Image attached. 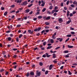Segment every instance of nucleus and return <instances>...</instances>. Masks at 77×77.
I'll use <instances>...</instances> for the list:
<instances>
[{
    "label": "nucleus",
    "mask_w": 77,
    "mask_h": 77,
    "mask_svg": "<svg viewBox=\"0 0 77 77\" xmlns=\"http://www.w3.org/2000/svg\"><path fill=\"white\" fill-rule=\"evenodd\" d=\"M51 42L52 44H53V42H54V41L53 40V39H51Z\"/></svg>",
    "instance_id": "obj_29"
},
{
    "label": "nucleus",
    "mask_w": 77,
    "mask_h": 77,
    "mask_svg": "<svg viewBox=\"0 0 77 77\" xmlns=\"http://www.w3.org/2000/svg\"><path fill=\"white\" fill-rule=\"evenodd\" d=\"M42 71H43L44 72H45V68H43L42 69Z\"/></svg>",
    "instance_id": "obj_37"
},
{
    "label": "nucleus",
    "mask_w": 77,
    "mask_h": 77,
    "mask_svg": "<svg viewBox=\"0 0 77 77\" xmlns=\"http://www.w3.org/2000/svg\"><path fill=\"white\" fill-rule=\"evenodd\" d=\"M11 8H15V5H12L11 6Z\"/></svg>",
    "instance_id": "obj_38"
},
{
    "label": "nucleus",
    "mask_w": 77,
    "mask_h": 77,
    "mask_svg": "<svg viewBox=\"0 0 77 77\" xmlns=\"http://www.w3.org/2000/svg\"><path fill=\"white\" fill-rule=\"evenodd\" d=\"M24 19L25 20H27V17H23Z\"/></svg>",
    "instance_id": "obj_55"
},
{
    "label": "nucleus",
    "mask_w": 77,
    "mask_h": 77,
    "mask_svg": "<svg viewBox=\"0 0 77 77\" xmlns=\"http://www.w3.org/2000/svg\"><path fill=\"white\" fill-rule=\"evenodd\" d=\"M41 29V27H39L38 28H36L34 30V32H37V31H39Z\"/></svg>",
    "instance_id": "obj_2"
},
{
    "label": "nucleus",
    "mask_w": 77,
    "mask_h": 77,
    "mask_svg": "<svg viewBox=\"0 0 77 77\" xmlns=\"http://www.w3.org/2000/svg\"><path fill=\"white\" fill-rule=\"evenodd\" d=\"M70 23H71V20H69L67 22V24H69Z\"/></svg>",
    "instance_id": "obj_40"
},
{
    "label": "nucleus",
    "mask_w": 77,
    "mask_h": 77,
    "mask_svg": "<svg viewBox=\"0 0 77 77\" xmlns=\"http://www.w3.org/2000/svg\"><path fill=\"white\" fill-rule=\"evenodd\" d=\"M17 48H14L13 49V51H16V50H17Z\"/></svg>",
    "instance_id": "obj_42"
},
{
    "label": "nucleus",
    "mask_w": 77,
    "mask_h": 77,
    "mask_svg": "<svg viewBox=\"0 0 77 77\" xmlns=\"http://www.w3.org/2000/svg\"><path fill=\"white\" fill-rule=\"evenodd\" d=\"M52 68H53V65L51 64L50 66L49 69V70H51L52 69Z\"/></svg>",
    "instance_id": "obj_8"
},
{
    "label": "nucleus",
    "mask_w": 77,
    "mask_h": 77,
    "mask_svg": "<svg viewBox=\"0 0 77 77\" xmlns=\"http://www.w3.org/2000/svg\"><path fill=\"white\" fill-rule=\"evenodd\" d=\"M13 57L14 58H16L17 57V55H14Z\"/></svg>",
    "instance_id": "obj_62"
},
{
    "label": "nucleus",
    "mask_w": 77,
    "mask_h": 77,
    "mask_svg": "<svg viewBox=\"0 0 77 77\" xmlns=\"http://www.w3.org/2000/svg\"><path fill=\"white\" fill-rule=\"evenodd\" d=\"M28 33H29L30 34H32L33 33V32L32 31V30H31L30 29H29L28 31Z\"/></svg>",
    "instance_id": "obj_9"
},
{
    "label": "nucleus",
    "mask_w": 77,
    "mask_h": 77,
    "mask_svg": "<svg viewBox=\"0 0 77 77\" xmlns=\"http://www.w3.org/2000/svg\"><path fill=\"white\" fill-rule=\"evenodd\" d=\"M1 9L2 10V11H3V10L5 9V8L3 7H2Z\"/></svg>",
    "instance_id": "obj_43"
},
{
    "label": "nucleus",
    "mask_w": 77,
    "mask_h": 77,
    "mask_svg": "<svg viewBox=\"0 0 77 77\" xmlns=\"http://www.w3.org/2000/svg\"><path fill=\"white\" fill-rule=\"evenodd\" d=\"M70 13V12H69V11L68 10H67V17H69V14Z\"/></svg>",
    "instance_id": "obj_7"
},
{
    "label": "nucleus",
    "mask_w": 77,
    "mask_h": 77,
    "mask_svg": "<svg viewBox=\"0 0 77 77\" xmlns=\"http://www.w3.org/2000/svg\"><path fill=\"white\" fill-rule=\"evenodd\" d=\"M16 40L17 41V42H18L19 41V39H18V37H17L16 38Z\"/></svg>",
    "instance_id": "obj_25"
},
{
    "label": "nucleus",
    "mask_w": 77,
    "mask_h": 77,
    "mask_svg": "<svg viewBox=\"0 0 77 77\" xmlns=\"http://www.w3.org/2000/svg\"><path fill=\"white\" fill-rule=\"evenodd\" d=\"M22 36H23V34H21L19 35V38H21V37H22Z\"/></svg>",
    "instance_id": "obj_26"
},
{
    "label": "nucleus",
    "mask_w": 77,
    "mask_h": 77,
    "mask_svg": "<svg viewBox=\"0 0 77 77\" xmlns=\"http://www.w3.org/2000/svg\"><path fill=\"white\" fill-rule=\"evenodd\" d=\"M15 12V10H12V11H11L10 12V13H11V14H12V13H13L14 12Z\"/></svg>",
    "instance_id": "obj_31"
},
{
    "label": "nucleus",
    "mask_w": 77,
    "mask_h": 77,
    "mask_svg": "<svg viewBox=\"0 0 77 77\" xmlns=\"http://www.w3.org/2000/svg\"><path fill=\"white\" fill-rule=\"evenodd\" d=\"M52 8H53V6H50L49 7V9H52Z\"/></svg>",
    "instance_id": "obj_56"
},
{
    "label": "nucleus",
    "mask_w": 77,
    "mask_h": 77,
    "mask_svg": "<svg viewBox=\"0 0 77 77\" xmlns=\"http://www.w3.org/2000/svg\"><path fill=\"white\" fill-rule=\"evenodd\" d=\"M32 5H33V4H31V5H28V8H30V7H31V6H32Z\"/></svg>",
    "instance_id": "obj_49"
},
{
    "label": "nucleus",
    "mask_w": 77,
    "mask_h": 77,
    "mask_svg": "<svg viewBox=\"0 0 77 77\" xmlns=\"http://www.w3.org/2000/svg\"><path fill=\"white\" fill-rule=\"evenodd\" d=\"M45 10H46V8H43L42 10V12H45Z\"/></svg>",
    "instance_id": "obj_21"
},
{
    "label": "nucleus",
    "mask_w": 77,
    "mask_h": 77,
    "mask_svg": "<svg viewBox=\"0 0 77 77\" xmlns=\"http://www.w3.org/2000/svg\"><path fill=\"white\" fill-rule=\"evenodd\" d=\"M47 13H48V14H51V12H50L49 11H47Z\"/></svg>",
    "instance_id": "obj_61"
},
{
    "label": "nucleus",
    "mask_w": 77,
    "mask_h": 77,
    "mask_svg": "<svg viewBox=\"0 0 77 77\" xmlns=\"http://www.w3.org/2000/svg\"><path fill=\"white\" fill-rule=\"evenodd\" d=\"M46 43L47 42H45L43 43V45L44 46H45L46 45Z\"/></svg>",
    "instance_id": "obj_19"
},
{
    "label": "nucleus",
    "mask_w": 77,
    "mask_h": 77,
    "mask_svg": "<svg viewBox=\"0 0 77 77\" xmlns=\"http://www.w3.org/2000/svg\"><path fill=\"white\" fill-rule=\"evenodd\" d=\"M57 40H59L60 42H61V41H63V38H57Z\"/></svg>",
    "instance_id": "obj_6"
},
{
    "label": "nucleus",
    "mask_w": 77,
    "mask_h": 77,
    "mask_svg": "<svg viewBox=\"0 0 77 77\" xmlns=\"http://www.w3.org/2000/svg\"><path fill=\"white\" fill-rule=\"evenodd\" d=\"M42 57H44V58L46 57V55L45 54L42 55Z\"/></svg>",
    "instance_id": "obj_50"
},
{
    "label": "nucleus",
    "mask_w": 77,
    "mask_h": 77,
    "mask_svg": "<svg viewBox=\"0 0 77 77\" xmlns=\"http://www.w3.org/2000/svg\"><path fill=\"white\" fill-rule=\"evenodd\" d=\"M40 13V12L38 11L37 13L36 14H35V15H39V13Z\"/></svg>",
    "instance_id": "obj_47"
},
{
    "label": "nucleus",
    "mask_w": 77,
    "mask_h": 77,
    "mask_svg": "<svg viewBox=\"0 0 77 77\" xmlns=\"http://www.w3.org/2000/svg\"><path fill=\"white\" fill-rule=\"evenodd\" d=\"M58 9V7H57V6H56L55 7L54 9L55 10H56L57 9Z\"/></svg>",
    "instance_id": "obj_51"
},
{
    "label": "nucleus",
    "mask_w": 77,
    "mask_h": 77,
    "mask_svg": "<svg viewBox=\"0 0 77 77\" xmlns=\"http://www.w3.org/2000/svg\"><path fill=\"white\" fill-rule=\"evenodd\" d=\"M8 73H9V72H8V71L6 72L5 73V75H8Z\"/></svg>",
    "instance_id": "obj_48"
},
{
    "label": "nucleus",
    "mask_w": 77,
    "mask_h": 77,
    "mask_svg": "<svg viewBox=\"0 0 77 77\" xmlns=\"http://www.w3.org/2000/svg\"><path fill=\"white\" fill-rule=\"evenodd\" d=\"M48 70H46L45 72V74L46 75L48 74Z\"/></svg>",
    "instance_id": "obj_30"
},
{
    "label": "nucleus",
    "mask_w": 77,
    "mask_h": 77,
    "mask_svg": "<svg viewBox=\"0 0 77 77\" xmlns=\"http://www.w3.org/2000/svg\"><path fill=\"white\" fill-rule=\"evenodd\" d=\"M45 31V32H46V33H48V32H49V30L48 29H46Z\"/></svg>",
    "instance_id": "obj_54"
},
{
    "label": "nucleus",
    "mask_w": 77,
    "mask_h": 77,
    "mask_svg": "<svg viewBox=\"0 0 77 77\" xmlns=\"http://www.w3.org/2000/svg\"><path fill=\"white\" fill-rule=\"evenodd\" d=\"M56 15H57V13H56V12H55L54 14V16H56Z\"/></svg>",
    "instance_id": "obj_57"
},
{
    "label": "nucleus",
    "mask_w": 77,
    "mask_h": 77,
    "mask_svg": "<svg viewBox=\"0 0 77 77\" xmlns=\"http://www.w3.org/2000/svg\"><path fill=\"white\" fill-rule=\"evenodd\" d=\"M3 71H4V69H1L0 70V72H2Z\"/></svg>",
    "instance_id": "obj_41"
},
{
    "label": "nucleus",
    "mask_w": 77,
    "mask_h": 77,
    "mask_svg": "<svg viewBox=\"0 0 77 77\" xmlns=\"http://www.w3.org/2000/svg\"><path fill=\"white\" fill-rule=\"evenodd\" d=\"M36 20H37V18H36V17H34L33 19V20H34V21H36Z\"/></svg>",
    "instance_id": "obj_46"
},
{
    "label": "nucleus",
    "mask_w": 77,
    "mask_h": 77,
    "mask_svg": "<svg viewBox=\"0 0 77 77\" xmlns=\"http://www.w3.org/2000/svg\"><path fill=\"white\" fill-rule=\"evenodd\" d=\"M67 46L69 48H72L73 47V46H69V45H68Z\"/></svg>",
    "instance_id": "obj_14"
},
{
    "label": "nucleus",
    "mask_w": 77,
    "mask_h": 77,
    "mask_svg": "<svg viewBox=\"0 0 77 77\" xmlns=\"http://www.w3.org/2000/svg\"><path fill=\"white\" fill-rule=\"evenodd\" d=\"M27 4H28V3H27V1H26L21 4V5L22 6H26V5H27Z\"/></svg>",
    "instance_id": "obj_1"
},
{
    "label": "nucleus",
    "mask_w": 77,
    "mask_h": 77,
    "mask_svg": "<svg viewBox=\"0 0 77 77\" xmlns=\"http://www.w3.org/2000/svg\"><path fill=\"white\" fill-rule=\"evenodd\" d=\"M30 12V10H29V9H27L25 10L26 13H28V12Z\"/></svg>",
    "instance_id": "obj_13"
},
{
    "label": "nucleus",
    "mask_w": 77,
    "mask_h": 77,
    "mask_svg": "<svg viewBox=\"0 0 77 77\" xmlns=\"http://www.w3.org/2000/svg\"><path fill=\"white\" fill-rule=\"evenodd\" d=\"M22 68H18V69L17 70V71H21V70H22Z\"/></svg>",
    "instance_id": "obj_24"
},
{
    "label": "nucleus",
    "mask_w": 77,
    "mask_h": 77,
    "mask_svg": "<svg viewBox=\"0 0 77 77\" xmlns=\"http://www.w3.org/2000/svg\"><path fill=\"white\" fill-rule=\"evenodd\" d=\"M70 30H74V28H72L71 27H70Z\"/></svg>",
    "instance_id": "obj_45"
},
{
    "label": "nucleus",
    "mask_w": 77,
    "mask_h": 77,
    "mask_svg": "<svg viewBox=\"0 0 77 77\" xmlns=\"http://www.w3.org/2000/svg\"><path fill=\"white\" fill-rule=\"evenodd\" d=\"M36 35L37 36H39L40 35V32H38L37 34H36Z\"/></svg>",
    "instance_id": "obj_44"
},
{
    "label": "nucleus",
    "mask_w": 77,
    "mask_h": 77,
    "mask_svg": "<svg viewBox=\"0 0 77 77\" xmlns=\"http://www.w3.org/2000/svg\"><path fill=\"white\" fill-rule=\"evenodd\" d=\"M64 53H69V51H64Z\"/></svg>",
    "instance_id": "obj_17"
},
{
    "label": "nucleus",
    "mask_w": 77,
    "mask_h": 77,
    "mask_svg": "<svg viewBox=\"0 0 77 77\" xmlns=\"http://www.w3.org/2000/svg\"><path fill=\"white\" fill-rule=\"evenodd\" d=\"M30 75H35V74L33 72H30Z\"/></svg>",
    "instance_id": "obj_10"
},
{
    "label": "nucleus",
    "mask_w": 77,
    "mask_h": 77,
    "mask_svg": "<svg viewBox=\"0 0 77 77\" xmlns=\"http://www.w3.org/2000/svg\"><path fill=\"white\" fill-rule=\"evenodd\" d=\"M54 12H55V10H53L51 12V14H53Z\"/></svg>",
    "instance_id": "obj_32"
},
{
    "label": "nucleus",
    "mask_w": 77,
    "mask_h": 77,
    "mask_svg": "<svg viewBox=\"0 0 77 77\" xmlns=\"http://www.w3.org/2000/svg\"><path fill=\"white\" fill-rule=\"evenodd\" d=\"M56 35V32H55L52 35V38L54 39H56V38H54V36H55Z\"/></svg>",
    "instance_id": "obj_5"
},
{
    "label": "nucleus",
    "mask_w": 77,
    "mask_h": 77,
    "mask_svg": "<svg viewBox=\"0 0 77 77\" xmlns=\"http://www.w3.org/2000/svg\"><path fill=\"white\" fill-rule=\"evenodd\" d=\"M2 53L3 54H5L6 53V52L5 51H2Z\"/></svg>",
    "instance_id": "obj_53"
},
{
    "label": "nucleus",
    "mask_w": 77,
    "mask_h": 77,
    "mask_svg": "<svg viewBox=\"0 0 77 77\" xmlns=\"http://www.w3.org/2000/svg\"><path fill=\"white\" fill-rule=\"evenodd\" d=\"M72 65H77V63H74L72 64Z\"/></svg>",
    "instance_id": "obj_64"
},
{
    "label": "nucleus",
    "mask_w": 77,
    "mask_h": 77,
    "mask_svg": "<svg viewBox=\"0 0 77 77\" xmlns=\"http://www.w3.org/2000/svg\"><path fill=\"white\" fill-rule=\"evenodd\" d=\"M42 6H45V3L42 4Z\"/></svg>",
    "instance_id": "obj_59"
},
{
    "label": "nucleus",
    "mask_w": 77,
    "mask_h": 77,
    "mask_svg": "<svg viewBox=\"0 0 77 77\" xmlns=\"http://www.w3.org/2000/svg\"><path fill=\"white\" fill-rule=\"evenodd\" d=\"M58 21L60 23H61L63 21V20L62 18H60L59 19Z\"/></svg>",
    "instance_id": "obj_4"
},
{
    "label": "nucleus",
    "mask_w": 77,
    "mask_h": 77,
    "mask_svg": "<svg viewBox=\"0 0 77 77\" xmlns=\"http://www.w3.org/2000/svg\"><path fill=\"white\" fill-rule=\"evenodd\" d=\"M17 27H21V25L19 24V25H17Z\"/></svg>",
    "instance_id": "obj_58"
},
{
    "label": "nucleus",
    "mask_w": 77,
    "mask_h": 77,
    "mask_svg": "<svg viewBox=\"0 0 77 77\" xmlns=\"http://www.w3.org/2000/svg\"><path fill=\"white\" fill-rule=\"evenodd\" d=\"M26 76V77H29V72H28L27 73Z\"/></svg>",
    "instance_id": "obj_33"
},
{
    "label": "nucleus",
    "mask_w": 77,
    "mask_h": 77,
    "mask_svg": "<svg viewBox=\"0 0 77 77\" xmlns=\"http://www.w3.org/2000/svg\"><path fill=\"white\" fill-rule=\"evenodd\" d=\"M45 24L48 26V25H49V23L48 22H46L45 23Z\"/></svg>",
    "instance_id": "obj_35"
},
{
    "label": "nucleus",
    "mask_w": 77,
    "mask_h": 77,
    "mask_svg": "<svg viewBox=\"0 0 77 77\" xmlns=\"http://www.w3.org/2000/svg\"><path fill=\"white\" fill-rule=\"evenodd\" d=\"M36 74L37 75V76H38V77L40 76L41 75V72H39L38 71H37Z\"/></svg>",
    "instance_id": "obj_3"
},
{
    "label": "nucleus",
    "mask_w": 77,
    "mask_h": 77,
    "mask_svg": "<svg viewBox=\"0 0 77 77\" xmlns=\"http://www.w3.org/2000/svg\"><path fill=\"white\" fill-rule=\"evenodd\" d=\"M8 39L7 40H8L9 41H11V38L10 37L6 38V39Z\"/></svg>",
    "instance_id": "obj_11"
},
{
    "label": "nucleus",
    "mask_w": 77,
    "mask_h": 77,
    "mask_svg": "<svg viewBox=\"0 0 77 77\" xmlns=\"http://www.w3.org/2000/svg\"><path fill=\"white\" fill-rule=\"evenodd\" d=\"M69 38H68L67 39H66V40L65 41V42H67V41H69Z\"/></svg>",
    "instance_id": "obj_52"
},
{
    "label": "nucleus",
    "mask_w": 77,
    "mask_h": 77,
    "mask_svg": "<svg viewBox=\"0 0 77 77\" xmlns=\"http://www.w3.org/2000/svg\"><path fill=\"white\" fill-rule=\"evenodd\" d=\"M52 48V46H48L47 48V49H50V48Z\"/></svg>",
    "instance_id": "obj_20"
},
{
    "label": "nucleus",
    "mask_w": 77,
    "mask_h": 77,
    "mask_svg": "<svg viewBox=\"0 0 77 77\" xmlns=\"http://www.w3.org/2000/svg\"><path fill=\"white\" fill-rule=\"evenodd\" d=\"M53 58H56V55L55 53H54L53 54Z\"/></svg>",
    "instance_id": "obj_16"
},
{
    "label": "nucleus",
    "mask_w": 77,
    "mask_h": 77,
    "mask_svg": "<svg viewBox=\"0 0 77 77\" xmlns=\"http://www.w3.org/2000/svg\"><path fill=\"white\" fill-rule=\"evenodd\" d=\"M38 19H41V18H42V16H38Z\"/></svg>",
    "instance_id": "obj_15"
},
{
    "label": "nucleus",
    "mask_w": 77,
    "mask_h": 77,
    "mask_svg": "<svg viewBox=\"0 0 77 77\" xmlns=\"http://www.w3.org/2000/svg\"><path fill=\"white\" fill-rule=\"evenodd\" d=\"M45 32V30H43L41 32V33L42 34H43V33H44Z\"/></svg>",
    "instance_id": "obj_34"
},
{
    "label": "nucleus",
    "mask_w": 77,
    "mask_h": 77,
    "mask_svg": "<svg viewBox=\"0 0 77 77\" xmlns=\"http://www.w3.org/2000/svg\"><path fill=\"white\" fill-rule=\"evenodd\" d=\"M38 4H39V5H41V1H38Z\"/></svg>",
    "instance_id": "obj_60"
},
{
    "label": "nucleus",
    "mask_w": 77,
    "mask_h": 77,
    "mask_svg": "<svg viewBox=\"0 0 77 77\" xmlns=\"http://www.w3.org/2000/svg\"><path fill=\"white\" fill-rule=\"evenodd\" d=\"M39 65L40 66H42L43 65V63L42 62H40L39 63Z\"/></svg>",
    "instance_id": "obj_22"
},
{
    "label": "nucleus",
    "mask_w": 77,
    "mask_h": 77,
    "mask_svg": "<svg viewBox=\"0 0 77 77\" xmlns=\"http://www.w3.org/2000/svg\"><path fill=\"white\" fill-rule=\"evenodd\" d=\"M71 34H68L67 35V37H71Z\"/></svg>",
    "instance_id": "obj_27"
},
{
    "label": "nucleus",
    "mask_w": 77,
    "mask_h": 77,
    "mask_svg": "<svg viewBox=\"0 0 77 77\" xmlns=\"http://www.w3.org/2000/svg\"><path fill=\"white\" fill-rule=\"evenodd\" d=\"M71 34H72V35H75V32H71Z\"/></svg>",
    "instance_id": "obj_36"
},
{
    "label": "nucleus",
    "mask_w": 77,
    "mask_h": 77,
    "mask_svg": "<svg viewBox=\"0 0 77 77\" xmlns=\"http://www.w3.org/2000/svg\"><path fill=\"white\" fill-rule=\"evenodd\" d=\"M22 0H17V3H21V2H22Z\"/></svg>",
    "instance_id": "obj_12"
},
{
    "label": "nucleus",
    "mask_w": 77,
    "mask_h": 77,
    "mask_svg": "<svg viewBox=\"0 0 77 77\" xmlns=\"http://www.w3.org/2000/svg\"><path fill=\"white\" fill-rule=\"evenodd\" d=\"M69 0H68L66 2L67 5H69Z\"/></svg>",
    "instance_id": "obj_39"
},
{
    "label": "nucleus",
    "mask_w": 77,
    "mask_h": 77,
    "mask_svg": "<svg viewBox=\"0 0 77 77\" xmlns=\"http://www.w3.org/2000/svg\"><path fill=\"white\" fill-rule=\"evenodd\" d=\"M59 48H60V47H57L55 48V50H58Z\"/></svg>",
    "instance_id": "obj_63"
},
{
    "label": "nucleus",
    "mask_w": 77,
    "mask_h": 77,
    "mask_svg": "<svg viewBox=\"0 0 77 77\" xmlns=\"http://www.w3.org/2000/svg\"><path fill=\"white\" fill-rule=\"evenodd\" d=\"M50 17L49 16H48L46 18V19L48 20H50Z\"/></svg>",
    "instance_id": "obj_28"
},
{
    "label": "nucleus",
    "mask_w": 77,
    "mask_h": 77,
    "mask_svg": "<svg viewBox=\"0 0 77 77\" xmlns=\"http://www.w3.org/2000/svg\"><path fill=\"white\" fill-rule=\"evenodd\" d=\"M7 14H8V12L7 11L5 12L4 13V15H5V16H6V15H7Z\"/></svg>",
    "instance_id": "obj_18"
},
{
    "label": "nucleus",
    "mask_w": 77,
    "mask_h": 77,
    "mask_svg": "<svg viewBox=\"0 0 77 77\" xmlns=\"http://www.w3.org/2000/svg\"><path fill=\"white\" fill-rule=\"evenodd\" d=\"M68 72L69 75H71V74H72V73H71V72H70L69 70L68 71Z\"/></svg>",
    "instance_id": "obj_23"
}]
</instances>
